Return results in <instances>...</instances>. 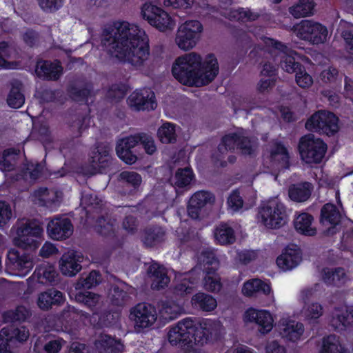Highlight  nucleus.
<instances>
[{"label":"nucleus","instance_id":"nucleus-39","mask_svg":"<svg viewBox=\"0 0 353 353\" xmlns=\"http://www.w3.org/2000/svg\"><path fill=\"white\" fill-rule=\"evenodd\" d=\"M315 6L314 0H299L289 8V12L296 19L305 17L314 14Z\"/></svg>","mask_w":353,"mask_h":353},{"label":"nucleus","instance_id":"nucleus-38","mask_svg":"<svg viewBox=\"0 0 353 353\" xmlns=\"http://www.w3.org/2000/svg\"><path fill=\"white\" fill-rule=\"evenodd\" d=\"M119 179L124 184V187L130 188V195H134L139 190L142 182L141 176L133 171L121 172L119 175Z\"/></svg>","mask_w":353,"mask_h":353},{"label":"nucleus","instance_id":"nucleus-16","mask_svg":"<svg viewBox=\"0 0 353 353\" xmlns=\"http://www.w3.org/2000/svg\"><path fill=\"white\" fill-rule=\"evenodd\" d=\"M140 139L137 134L120 139L116 145L118 157L128 165H132L138 160L133 149L139 144Z\"/></svg>","mask_w":353,"mask_h":353},{"label":"nucleus","instance_id":"nucleus-25","mask_svg":"<svg viewBox=\"0 0 353 353\" xmlns=\"http://www.w3.org/2000/svg\"><path fill=\"white\" fill-rule=\"evenodd\" d=\"M196 325L198 327V341L201 344L213 343L220 339V325L212 321H207L203 326H199L196 321Z\"/></svg>","mask_w":353,"mask_h":353},{"label":"nucleus","instance_id":"nucleus-35","mask_svg":"<svg viewBox=\"0 0 353 353\" xmlns=\"http://www.w3.org/2000/svg\"><path fill=\"white\" fill-rule=\"evenodd\" d=\"M259 292H262L265 295L270 294L271 292L270 285L259 279H253L244 283L242 293L245 296L250 297Z\"/></svg>","mask_w":353,"mask_h":353},{"label":"nucleus","instance_id":"nucleus-40","mask_svg":"<svg viewBox=\"0 0 353 353\" xmlns=\"http://www.w3.org/2000/svg\"><path fill=\"white\" fill-rule=\"evenodd\" d=\"M214 237L220 245H230L235 242L234 229L228 224L222 223L215 229Z\"/></svg>","mask_w":353,"mask_h":353},{"label":"nucleus","instance_id":"nucleus-31","mask_svg":"<svg viewBox=\"0 0 353 353\" xmlns=\"http://www.w3.org/2000/svg\"><path fill=\"white\" fill-rule=\"evenodd\" d=\"M200 280L199 274L192 272L184 274L181 281L174 288V294L180 296L191 294L193 290L197 286Z\"/></svg>","mask_w":353,"mask_h":353},{"label":"nucleus","instance_id":"nucleus-14","mask_svg":"<svg viewBox=\"0 0 353 353\" xmlns=\"http://www.w3.org/2000/svg\"><path fill=\"white\" fill-rule=\"evenodd\" d=\"M130 319L134 321L136 327H150L157 320L156 309L149 303H139L131 309Z\"/></svg>","mask_w":353,"mask_h":353},{"label":"nucleus","instance_id":"nucleus-59","mask_svg":"<svg viewBox=\"0 0 353 353\" xmlns=\"http://www.w3.org/2000/svg\"><path fill=\"white\" fill-rule=\"evenodd\" d=\"M38 3L43 11L52 12L62 7L63 0H38Z\"/></svg>","mask_w":353,"mask_h":353},{"label":"nucleus","instance_id":"nucleus-29","mask_svg":"<svg viewBox=\"0 0 353 353\" xmlns=\"http://www.w3.org/2000/svg\"><path fill=\"white\" fill-rule=\"evenodd\" d=\"M58 273L50 263H41L36 267L32 276L37 282L43 285H52L55 282Z\"/></svg>","mask_w":353,"mask_h":353},{"label":"nucleus","instance_id":"nucleus-52","mask_svg":"<svg viewBox=\"0 0 353 353\" xmlns=\"http://www.w3.org/2000/svg\"><path fill=\"white\" fill-rule=\"evenodd\" d=\"M157 26H152L161 32H165L168 30H172L174 26V22L170 14L161 8L159 15L156 20Z\"/></svg>","mask_w":353,"mask_h":353},{"label":"nucleus","instance_id":"nucleus-63","mask_svg":"<svg viewBox=\"0 0 353 353\" xmlns=\"http://www.w3.org/2000/svg\"><path fill=\"white\" fill-rule=\"evenodd\" d=\"M323 314V307L319 303H312L308 305L305 315L307 319L316 320L318 319Z\"/></svg>","mask_w":353,"mask_h":353},{"label":"nucleus","instance_id":"nucleus-64","mask_svg":"<svg viewBox=\"0 0 353 353\" xmlns=\"http://www.w3.org/2000/svg\"><path fill=\"white\" fill-rule=\"evenodd\" d=\"M229 206L234 210H238L243 207V200L238 190H233L228 199Z\"/></svg>","mask_w":353,"mask_h":353},{"label":"nucleus","instance_id":"nucleus-60","mask_svg":"<svg viewBox=\"0 0 353 353\" xmlns=\"http://www.w3.org/2000/svg\"><path fill=\"white\" fill-rule=\"evenodd\" d=\"M10 205L4 201H0V227L6 225L12 217Z\"/></svg>","mask_w":353,"mask_h":353},{"label":"nucleus","instance_id":"nucleus-47","mask_svg":"<svg viewBox=\"0 0 353 353\" xmlns=\"http://www.w3.org/2000/svg\"><path fill=\"white\" fill-rule=\"evenodd\" d=\"M344 352V347L335 335L330 334L323 338L321 353H343Z\"/></svg>","mask_w":353,"mask_h":353},{"label":"nucleus","instance_id":"nucleus-9","mask_svg":"<svg viewBox=\"0 0 353 353\" xmlns=\"http://www.w3.org/2000/svg\"><path fill=\"white\" fill-rule=\"evenodd\" d=\"M339 118L332 112L319 110L306 121L305 127L311 132L333 136L339 131Z\"/></svg>","mask_w":353,"mask_h":353},{"label":"nucleus","instance_id":"nucleus-54","mask_svg":"<svg viewBox=\"0 0 353 353\" xmlns=\"http://www.w3.org/2000/svg\"><path fill=\"white\" fill-rule=\"evenodd\" d=\"M201 261L203 263L205 272L208 268L219 270V261L212 251L203 250L201 254Z\"/></svg>","mask_w":353,"mask_h":353},{"label":"nucleus","instance_id":"nucleus-57","mask_svg":"<svg viewBox=\"0 0 353 353\" xmlns=\"http://www.w3.org/2000/svg\"><path fill=\"white\" fill-rule=\"evenodd\" d=\"M295 72V80L297 85L303 88H309L312 84V77L306 72L304 65Z\"/></svg>","mask_w":353,"mask_h":353},{"label":"nucleus","instance_id":"nucleus-34","mask_svg":"<svg viewBox=\"0 0 353 353\" xmlns=\"http://www.w3.org/2000/svg\"><path fill=\"white\" fill-rule=\"evenodd\" d=\"M23 83L15 80L11 83V88L7 97L8 105L14 109L20 108L25 103V96L23 92Z\"/></svg>","mask_w":353,"mask_h":353},{"label":"nucleus","instance_id":"nucleus-46","mask_svg":"<svg viewBox=\"0 0 353 353\" xmlns=\"http://www.w3.org/2000/svg\"><path fill=\"white\" fill-rule=\"evenodd\" d=\"M334 319L339 325L344 330H353V305L347 306L345 310L337 309Z\"/></svg>","mask_w":353,"mask_h":353},{"label":"nucleus","instance_id":"nucleus-32","mask_svg":"<svg viewBox=\"0 0 353 353\" xmlns=\"http://www.w3.org/2000/svg\"><path fill=\"white\" fill-rule=\"evenodd\" d=\"M100 353H122L123 345L119 340L109 335H101L95 342Z\"/></svg>","mask_w":353,"mask_h":353},{"label":"nucleus","instance_id":"nucleus-23","mask_svg":"<svg viewBox=\"0 0 353 353\" xmlns=\"http://www.w3.org/2000/svg\"><path fill=\"white\" fill-rule=\"evenodd\" d=\"M63 293L57 289L50 288L41 292L38 296V307L43 310L48 311L53 307H59L65 302Z\"/></svg>","mask_w":353,"mask_h":353},{"label":"nucleus","instance_id":"nucleus-20","mask_svg":"<svg viewBox=\"0 0 353 353\" xmlns=\"http://www.w3.org/2000/svg\"><path fill=\"white\" fill-rule=\"evenodd\" d=\"M341 214L337 207L331 203H327L321 209L320 222L323 225H330L326 233L333 235L337 232L336 226L341 223Z\"/></svg>","mask_w":353,"mask_h":353},{"label":"nucleus","instance_id":"nucleus-30","mask_svg":"<svg viewBox=\"0 0 353 353\" xmlns=\"http://www.w3.org/2000/svg\"><path fill=\"white\" fill-rule=\"evenodd\" d=\"M190 303L194 309L205 312L214 311L217 306L216 299L203 292L194 294L191 298Z\"/></svg>","mask_w":353,"mask_h":353},{"label":"nucleus","instance_id":"nucleus-44","mask_svg":"<svg viewBox=\"0 0 353 353\" xmlns=\"http://www.w3.org/2000/svg\"><path fill=\"white\" fill-rule=\"evenodd\" d=\"M130 89L128 81L117 82L110 85L106 97L111 101L119 102L125 97Z\"/></svg>","mask_w":353,"mask_h":353},{"label":"nucleus","instance_id":"nucleus-36","mask_svg":"<svg viewBox=\"0 0 353 353\" xmlns=\"http://www.w3.org/2000/svg\"><path fill=\"white\" fill-rule=\"evenodd\" d=\"M217 271L215 268L206 269L203 281V288L206 291L218 293L221 290L223 283Z\"/></svg>","mask_w":353,"mask_h":353},{"label":"nucleus","instance_id":"nucleus-1","mask_svg":"<svg viewBox=\"0 0 353 353\" xmlns=\"http://www.w3.org/2000/svg\"><path fill=\"white\" fill-rule=\"evenodd\" d=\"M102 46L108 54L121 61L141 66L150 55L149 39L145 32L136 24L115 21L103 30Z\"/></svg>","mask_w":353,"mask_h":353},{"label":"nucleus","instance_id":"nucleus-62","mask_svg":"<svg viewBox=\"0 0 353 353\" xmlns=\"http://www.w3.org/2000/svg\"><path fill=\"white\" fill-rule=\"evenodd\" d=\"M278 155L282 156V159L287 163L289 161V153L288 149L281 142H276L270 150V156L275 158Z\"/></svg>","mask_w":353,"mask_h":353},{"label":"nucleus","instance_id":"nucleus-33","mask_svg":"<svg viewBox=\"0 0 353 353\" xmlns=\"http://www.w3.org/2000/svg\"><path fill=\"white\" fill-rule=\"evenodd\" d=\"M314 217L307 212L299 214L294 221V225L296 230L305 236H312L316 234V230L312 227Z\"/></svg>","mask_w":353,"mask_h":353},{"label":"nucleus","instance_id":"nucleus-43","mask_svg":"<svg viewBox=\"0 0 353 353\" xmlns=\"http://www.w3.org/2000/svg\"><path fill=\"white\" fill-rule=\"evenodd\" d=\"M1 335L9 336L14 343L16 342L23 343L29 338L30 332L24 325L20 327L10 325L1 329Z\"/></svg>","mask_w":353,"mask_h":353},{"label":"nucleus","instance_id":"nucleus-28","mask_svg":"<svg viewBox=\"0 0 353 353\" xmlns=\"http://www.w3.org/2000/svg\"><path fill=\"white\" fill-rule=\"evenodd\" d=\"M313 188V185L308 181L292 184L288 188L289 198L294 202H305L310 198Z\"/></svg>","mask_w":353,"mask_h":353},{"label":"nucleus","instance_id":"nucleus-15","mask_svg":"<svg viewBox=\"0 0 353 353\" xmlns=\"http://www.w3.org/2000/svg\"><path fill=\"white\" fill-rule=\"evenodd\" d=\"M114 220L101 216L97 221L96 231L112 249L121 248L123 239L120 238L115 229Z\"/></svg>","mask_w":353,"mask_h":353},{"label":"nucleus","instance_id":"nucleus-11","mask_svg":"<svg viewBox=\"0 0 353 353\" xmlns=\"http://www.w3.org/2000/svg\"><path fill=\"white\" fill-rule=\"evenodd\" d=\"M203 26L198 20H190L181 25L176 36V43L179 48L188 50L193 48L199 39Z\"/></svg>","mask_w":353,"mask_h":353},{"label":"nucleus","instance_id":"nucleus-7","mask_svg":"<svg viewBox=\"0 0 353 353\" xmlns=\"http://www.w3.org/2000/svg\"><path fill=\"white\" fill-rule=\"evenodd\" d=\"M298 150L301 159L307 164L320 163L327 150V144L320 138L309 134L302 137Z\"/></svg>","mask_w":353,"mask_h":353},{"label":"nucleus","instance_id":"nucleus-4","mask_svg":"<svg viewBox=\"0 0 353 353\" xmlns=\"http://www.w3.org/2000/svg\"><path fill=\"white\" fill-rule=\"evenodd\" d=\"M198 327L193 319L188 317L178 322L168 332L169 343L183 350L184 353H200L194 344L201 343L198 341Z\"/></svg>","mask_w":353,"mask_h":353},{"label":"nucleus","instance_id":"nucleus-53","mask_svg":"<svg viewBox=\"0 0 353 353\" xmlns=\"http://www.w3.org/2000/svg\"><path fill=\"white\" fill-rule=\"evenodd\" d=\"M68 92L72 100L86 102L90 96L91 90L86 87L79 88L75 85H72L68 88Z\"/></svg>","mask_w":353,"mask_h":353},{"label":"nucleus","instance_id":"nucleus-19","mask_svg":"<svg viewBox=\"0 0 353 353\" xmlns=\"http://www.w3.org/2000/svg\"><path fill=\"white\" fill-rule=\"evenodd\" d=\"M214 201V195L209 191L196 192L188 203L187 210L189 216L192 219H199L201 210L207 204H212Z\"/></svg>","mask_w":353,"mask_h":353},{"label":"nucleus","instance_id":"nucleus-6","mask_svg":"<svg viewBox=\"0 0 353 353\" xmlns=\"http://www.w3.org/2000/svg\"><path fill=\"white\" fill-rule=\"evenodd\" d=\"M265 45L271 48L270 52L277 53L280 57V66L288 73H295L303 66L300 61L306 58L295 50L290 49L285 44L272 38H267Z\"/></svg>","mask_w":353,"mask_h":353},{"label":"nucleus","instance_id":"nucleus-21","mask_svg":"<svg viewBox=\"0 0 353 353\" xmlns=\"http://www.w3.org/2000/svg\"><path fill=\"white\" fill-rule=\"evenodd\" d=\"M83 255L75 251L69 250L65 252L59 261V268L61 273L65 276H75L81 270Z\"/></svg>","mask_w":353,"mask_h":353},{"label":"nucleus","instance_id":"nucleus-22","mask_svg":"<svg viewBox=\"0 0 353 353\" xmlns=\"http://www.w3.org/2000/svg\"><path fill=\"white\" fill-rule=\"evenodd\" d=\"M244 319L256 323L259 326V332L263 334L268 333L273 327V318L270 312L265 310L249 308L245 312Z\"/></svg>","mask_w":353,"mask_h":353},{"label":"nucleus","instance_id":"nucleus-2","mask_svg":"<svg viewBox=\"0 0 353 353\" xmlns=\"http://www.w3.org/2000/svg\"><path fill=\"white\" fill-rule=\"evenodd\" d=\"M219 66L215 55L208 54L205 60L199 54L190 52L177 57L172 66V74L182 85L203 86L210 83L218 75Z\"/></svg>","mask_w":353,"mask_h":353},{"label":"nucleus","instance_id":"nucleus-10","mask_svg":"<svg viewBox=\"0 0 353 353\" xmlns=\"http://www.w3.org/2000/svg\"><path fill=\"white\" fill-rule=\"evenodd\" d=\"M263 224L270 229H279L288 222L286 208L281 202L268 201L263 205L259 211Z\"/></svg>","mask_w":353,"mask_h":353},{"label":"nucleus","instance_id":"nucleus-45","mask_svg":"<svg viewBox=\"0 0 353 353\" xmlns=\"http://www.w3.org/2000/svg\"><path fill=\"white\" fill-rule=\"evenodd\" d=\"M176 124L165 122L157 130V137L162 143H174L176 141Z\"/></svg>","mask_w":353,"mask_h":353},{"label":"nucleus","instance_id":"nucleus-56","mask_svg":"<svg viewBox=\"0 0 353 353\" xmlns=\"http://www.w3.org/2000/svg\"><path fill=\"white\" fill-rule=\"evenodd\" d=\"M137 137L140 139L139 143L143 145L147 154L152 155L156 152L157 147L152 137L145 133H139Z\"/></svg>","mask_w":353,"mask_h":353},{"label":"nucleus","instance_id":"nucleus-3","mask_svg":"<svg viewBox=\"0 0 353 353\" xmlns=\"http://www.w3.org/2000/svg\"><path fill=\"white\" fill-rule=\"evenodd\" d=\"M43 232V228L35 221L28 220L21 224L17 228V236L14 238V243L19 248L8 250L6 265L25 274L30 272L34 263L33 255L28 252L38 249Z\"/></svg>","mask_w":353,"mask_h":353},{"label":"nucleus","instance_id":"nucleus-42","mask_svg":"<svg viewBox=\"0 0 353 353\" xmlns=\"http://www.w3.org/2000/svg\"><path fill=\"white\" fill-rule=\"evenodd\" d=\"M303 332V324L295 321H288L282 330L283 337L292 342L299 340Z\"/></svg>","mask_w":353,"mask_h":353},{"label":"nucleus","instance_id":"nucleus-55","mask_svg":"<svg viewBox=\"0 0 353 353\" xmlns=\"http://www.w3.org/2000/svg\"><path fill=\"white\" fill-rule=\"evenodd\" d=\"M91 162L99 168H105L108 166L109 152L107 150L100 151L97 150L92 152L91 156Z\"/></svg>","mask_w":353,"mask_h":353},{"label":"nucleus","instance_id":"nucleus-26","mask_svg":"<svg viewBox=\"0 0 353 353\" xmlns=\"http://www.w3.org/2000/svg\"><path fill=\"white\" fill-rule=\"evenodd\" d=\"M148 274L152 278L151 288L159 290L165 288L170 283V278L165 268L157 263L151 264L148 270Z\"/></svg>","mask_w":353,"mask_h":353},{"label":"nucleus","instance_id":"nucleus-18","mask_svg":"<svg viewBox=\"0 0 353 353\" xmlns=\"http://www.w3.org/2000/svg\"><path fill=\"white\" fill-rule=\"evenodd\" d=\"M63 68L61 62L55 59L37 60L35 65V73L39 79L47 81H57L63 74Z\"/></svg>","mask_w":353,"mask_h":353},{"label":"nucleus","instance_id":"nucleus-50","mask_svg":"<svg viewBox=\"0 0 353 353\" xmlns=\"http://www.w3.org/2000/svg\"><path fill=\"white\" fill-rule=\"evenodd\" d=\"M320 78L323 83L332 85L333 87L338 83L341 84L342 81V75H340L338 69L333 66H329L323 70L320 74Z\"/></svg>","mask_w":353,"mask_h":353},{"label":"nucleus","instance_id":"nucleus-41","mask_svg":"<svg viewBox=\"0 0 353 353\" xmlns=\"http://www.w3.org/2000/svg\"><path fill=\"white\" fill-rule=\"evenodd\" d=\"M42 171L43 167L40 163H33L28 162L24 164V166L16 175L14 179L17 181L19 179L28 180V179L37 180L41 176Z\"/></svg>","mask_w":353,"mask_h":353},{"label":"nucleus","instance_id":"nucleus-17","mask_svg":"<svg viewBox=\"0 0 353 353\" xmlns=\"http://www.w3.org/2000/svg\"><path fill=\"white\" fill-rule=\"evenodd\" d=\"M47 232L53 240H65L72 234L73 225L68 218L57 217L48 223Z\"/></svg>","mask_w":353,"mask_h":353},{"label":"nucleus","instance_id":"nucleus-27","mask_svg":"<svg viewBox=\"0 0 353 353\" xmlns=\"http://www.w3.org/2000/svg\"><path fill=\"white\" fill-rule=\"evenodd\" d=\"M165 237V231L163 228L157 225H151L144 229L142 242L145 247L153 248L164 241Z\"/></svg>","mask_w":353,"mask_h":353},{"label":"nucleus","instance_id":"nucleus-61","mask_svg":"<svg viewBox=\"0 0 353 353\" xmlns=\"http://www.w3.org/2000/svg\"><path fill=\"white\" fill-rule=\"evenodd\" d=\"M11 50L7 41L0 42V67L8 68L9 62L7 61L10 57Z\"/></svg>","mask_w":353,"mask_h":353},{"label":"nucleus","instance_id":"nucleus-5","mask_svg":"<svg viewBox=\"0 0 353 353\" xmlns=\"http://www.w3.org/2000/svg\"><path fill=\"white\" fill-rule=\"evenodd\" d=\"M102 281V276L99 270H92L83 277L81 276L76 283L77 292L74 295L75 301L87 308L93 314H97L96 306L99 301V296L94 292L87 291L98 285Z\"/></svg>","mask_w":353,"mask_h":353},{"label":"nucleus","instance_id":"nucleus-49","mask_svg":"<svg viewBox=\"0 0 353 353\" xmlns=\"http://www.w3.org/2000/svg\"><path fill=\"white\" fill-rule=\"evenodd\" d=\"M161 7L152 4L151 2H145L141 7V14L143 19L147 21L150 26H157L156 19L159 15Z\"/></svg>","mask_w":353,"mask_h":353},{"label":"nucleus","instance_id":"nucleus-13","mask_svg":"<svg viewBox=\"0 0 353 353\" xmlns=\"http://www.w3.org/2000/svg\"><path fill=\"white\" fill-rule=\"evenodd\" d=\"M128 103L137 111L154 110L157 106L154 92L149 88L136 89L128 97Z\"/></svg>","mask_w":353,"mask_h":353},{"label":"nucleus","instance_id":"nucleus-48","mask_svg":"<svg viewBox=\"0 0 353 353\" xmlns=\"http://www.w3.org/2000/svg\"><path fill=\"white\" fill-rule=\"evenodd\" d=\"M194 179V174L190 168H179L174 175L175 185L179 188L189 185Z\"/></svg>","mask_w":353,"mask_h":353},{"label":"nucleus","instance_id":"nucleus-24","mask_svg":"<svg viewBox=\"0 0 353 353\" xmlns=\"http://www.w3.org/2000/svg\"><path fill=\"white\" fill-rule=\"evenodd\" d=\"M301 260V250L296 245H288L276 260L277 265L284 270H289L297 266Z\"/></svg>","mask_w":353,"mask_h":353},{"label":"nucleus","instance_id":"nucleus-37","mask_svg":"<svg viewBox=\"0 0 353 353\" xmlns=\"http://www.w3.org/2000/svg\"><path fill=\"white\" fill-rule=\"evenodd\" d=\"M31 315L30 310L23 305H18L14 309L4 311L1 314L2 321L5 323L24 322Z\"/></svg>","mask_w":353,"mask_h":353},{"label":"nucleus","instance_id":"nucleus-58","mask_svg":"<svg viewBox=\"0 0 353 353\" xmlns=\"http://www.w3.org/2000/svg\"><path fill=\"white\" fill-rule=\"evenodd\" d=\"M127 297L128 294L125 291H124L117 285L113 287L111 297V301L113 305L117 306L123 305L125 304Z\"/></svg>","mask_w":353,"mask_h":353},{"label":"nucleus","instance_id":"nucleus-8","mask_svg":"<svg viewBox=\"0 0 353 353\" xmlns=\"http://www.w3.org/2000/svg\"><path fill=\"white\" fill-rule=\"evenodd\" d=\"M293 32L300 39L312 44H321L327 41L328 30L325 26L314 20L303 19L292 28Z\"/></svg>","mask_w":353,"mask_h":353},{"label":"nucleus","instance_id":"nucleus-12","mask_svg":"<svg viewBox=\"0 0 353 353\" xmlns=\"http://www.w3.org/2000/svg\"><path fill=\"white\" fill-rule=\"evenodd\" d=\"M217 150L221 154L228 151L234 152L235 150H238L244 155H250L254 152L250 139L239 132L224 135L221 138Z\"/></svg>","mask_w":353,"mask_h":353},{"label":"nucleus","instance_id":"nucleus-51","mask_svg":"<svg viewBox=\"0 0 353 353\" xmlns=\"http://www.w3.org/2000/svg\"><path fill=\"white\" fill-rule=\"evenodd\" d=\"M230 17L238 21L251 22L257 20L259 14L257 12H252L250 9L239 8L230 12Z\"/></svg>","mask_w":353,"mask_h":353}]
</instances>
